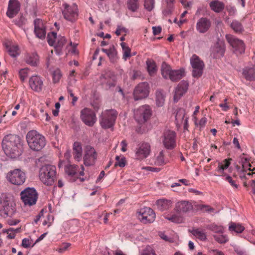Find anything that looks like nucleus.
<instances>
[{
	"label": "nucleus",
	"mask_w": 255,
	"mask_h": 255,
	"mask_svg": "<svg viewBox=\"0 0 255 255\" xmlns=\"http://www.w3.org/2000/svg\"><path fill=\"white\" fill-rule=\"evenodd\" d=\"M121 45L122 46L123 51V58L125 61H126L128 58H129L131 56L130 53L131 50L130 48L128 46H127L126 43L125 42H122L121 43Z\"/></svg>",
	"instance_id": "nucleus-42"
},
{
	"label": "nucleus",
	"mask_w": 255,
	"mask_h": 255,
	"mask_svg": "<svg viewBox=\"0 0 255 255\" xmlns=\"http://www.w3.org/2000/svg\"><path fill=\"white\" fill-rule=\"evenodd\" d=\"M206 228L216 233L223 234L224 232V228L222 226H219L214 223L208 225Z\"/></svg>",
	"instance_id": "nucleus-41"
},
{
	"label": "nucleus",
	"mask_w": 255,
	"mask_h": 255,
	"mask_svg": "<svg viewBox=\"0 0 255 255\" xmlns=\"http://www.w3.org/2000/svg\"><path fill=\"white\" fill-rule=\"evenodd\" d=\"M117 52L114 45H112L110 47V51L108 53V56L109 57L110 60L111 62L114 63L117 60Z\"/></svg>",
	"instance_id": "nucleus-44"
},
{
	"label": "nucleus",
	"mask_w": 255,
	"mask_h": 255,
	"mask_svg": "<svg viewBox=\"0 0 255 255\" xmlns=\"http://www.w3.org/2000/svg\"><path fill=\"white\" fill-rule=\"evenodd\" d=\"M31 241L27 238H24L22 240L21 246L22 247L27 249L30 247Z\"/></svg>",
	"instance_id": "nucleus-58"
},
{
	"label": "nucleus",
	"mask_w": 255,
	"mask_h": 255,
	"mask_svg": "<svg viewBox=\"0 0 255 255\" xmlns=\"http://www.w3.org/2000/svg\"><path fill=\"white\" fill-rule=\"evenodd\" d=\"M165 219H167L169 221H171L172 222L175 223H180L183 222V218L177 215H172L171 216H167L165 217Z\"/></svg>",
	"instance_id": "nucleus-46"
},
{
	"label": "nucleus",
	"mask_w": 255,
	"mask_h": 255,
	"mask_svg": "<svg viewBox=\"0 0 255 255\" xmlns=\"http://www.w3.org/2000/svg\"><path fill=\"white\" fill-rule=\"evenodd\" d=\"M213 237L220 244H225L229 241L228 237L225 235H215Z\"/></svg>",
	"instance_id": "nucleus-49"
},
{
	"label": "nucleus",
	"mask_w": 255,
	"mask_h": 255,
	"mask_svg": "<svg viewBox=\"0 0 255 255\" xmlns=\"http://www.w3.org/2000/svg\"><path fill=\"white\" fill-rule=\"evenodd\" d=\"M161 27L160 26H153V33L154 35L159 34L161 31Z\"/></svg>",
	"instance_id": "nucleus-64"
},
{
	"label": "nucleus",
	"mask_w": 255,
	"mask_h": 255,
	"mask_svg": "<svg viewBox=\"0 0 255 255\" xmlns=\"http://www.w3.org/2000/svg\"><path fill=\"white\" fill-rule=\"evenodd\" d=\"M232 160V158L225 159L223 161L224 164H223L222 162H219L220 170H222V176H226V174L224 172V170L227 169L229 167L231 164L230 161Z\"/></svg>",
	"instance_id": "nucleus-45"
},
{
	"label": "nucleus",
	"mask_w": 255,
	"mask_h": 255,
	"mask_svg": "<svg viewBox=\"0 0 255 255\" xmlns=\"http://www.w3.org/2000/svg\"><path fill=\"white\" fill-rule=\"evenodd\" d=\"M20 196L24 205L30 206L36 204L38 194L34 188L28 187L21 192Z\"/></svg>",
	"instance_id": "nucleus-7"
},
{
	"label": "nucleus",
	"mask_w": 255,
	"mask_h": 255,
	"mask_svg": "<svg viewBox=\"0 0 255 255\" xmlns=\"http://www.w3.org/2000/svg\"><path fill=\"white\" fill-rule=\"evenodd\" d=\"M57 34L55 32H51V33H48L47 35V42L50 46H54L56 40L57 39Z\"/></svg>",
	"instance_id": "nucleus-47"
},
{
	"label": "nucleus",
	"mask_w": 255,
	"mask_h": 255,
	"mask_svg": "<svg viewBox=\"0 0 255 255\" xmlns=\"http://www.w3.org/2000/svg\"><path fill=\"white\" fill-rule=\"evenodd\" d=\"M82 147L81 143L75 142L73 145V154L74 158L77 161H80L82 159Z\"/></svg>",
	"instance_id": "nucleus-26"
},
{
	"label": "nucleus",
	"mask_w": 255,
	"mask_h": 255,
	"mask_svg": "<svg viewBox=\"0 0 255 255\" xmlns=\"http://www.w3.org/2000/svg\"><path fill=\"white\" fill-rule=\"evenodd\" d=\"M116 85V83L114 81L109 80L106 83V88L107 89H110L112 87H115Z\"/></svg>",
	"instance_id": "nucleus-62"
},
{
	"label": "nucleus",
	"mask_w": 255,
	"mask_h": 255,
	"mask_svg": "<svg viewBox=\"0 0 255 255\" xmlns=\"http://www.w3.org/2000/svg\"><path fill=\"white\" fill-rule=\"evenodd\" d=\"M156 204L158 210L163 211L171 208L172 202L169 200L159 199L156 201Z\"/></svg>",
	"instance_id": "nucleus-27"
},
{
	"label": "nucleus",
	"mask_w": 255,
	"mask_h": 255,
	"mask_svg": "<svg viewBox=\"0 0 255 255\" xmlns=\"http://www.w3.org/2000/svg\"><path fill=\"white\" fill-rule=\"evenodd\" d=\"M184 73L185 71L183 69L172 70L168 78L173 82L177 81L184 76Z\"/></svg>",
	"instance_id": "nucleus-29"
},
{
	"label": "nucleus",
	"mask_w": 255,
	"mask_h": 255,
	"mask_svg": "<svg viewBox=\"0 0 255 255\" xmlns=\"http://www.w3.org/2000/svg\"><path fill=\"white\" fill-rule=\"evenodd\" d=\"M82 121L87 126L92 127L97 122L95 112L92 109L85 108L80 112Z\"/></svg>",
	"instance_id": "nucleus-11"
},
{
	"label": "nucleus",
	"mask_w": 255,
	"mask_h": 255,
	"mask_svg": "<svg viewBox=\"0 0 255 255\" xmlns=\"http://www.w3.org/2000/svg\"><path fill=\"white\" fill-rule=\"evenodd\" d=\"M141 255H156L153 250L150 247H147L143 251Z\"/></svg>",
	"instance_id": "nucleus-56"
},
{
	"label": "nucleus",
	"mask_w": 255,
	"mask_h": 255,
	"mask_svg": "<svg viewBox=\"0 0 255 255\" xmlns=\"http://www.w3.org/2000/svg\"><path fill=\"white\" fill-rule=\"evenodd\" d=\"M243 75L247 80H255V69L253 67H245L243 70Z\"/></svg>",
	"instance_id": "nucleus-28"
},
{
	"label": "nucleus",
	"mask_w": 255,
	"mask_h": 255,
	"mask_svg": "<svg viewBox=\"0 0 255 255\" xmlns=\"http://www.w3.org/2000/svg\"><path fill=\"white\" fill-rule=\"evenodd\" d=\"M78 166L76 165H68L65 167V171L69 177V180L72 182H75L76 179L79 178L77 172Z\"/></svg>",
	"instance_id": "nucleus-24"
},
{
	"label": "nucleus",
	"mask_w": 255,
	"mask_h": 255,
	"mask_svg": "<svg viewBox=\"0 0 255 255\" xmlns=\"http://www.w3.org/2000/svg\"><path fill=\"white\" fill-rule=\"evenodd\" d=\"M162 142L165 148L172 150L176 146V133L171 130H165L163 133Z\"/></svg>",
	"instance_id": "nucleus-12"
},
{
	"label": "nucleus",
	"mask_w": 255,
	"mask_h": 255,
	"mask_svg": "<svg viewBox=\"0 0 255 255\" xmlns=\"http://www.w3.org/2000/svg\"><path fill=\"white\" fill-rule=\"evenodd\" d=\"M164 151L161 150L160 151L159 155L156 157V159L155 161V164L158 166H161L165 164V162L164 161Z\"/></svg>",
	"instance_id": "nucleus-48"
},
{
	"label": "nucleus",
	"mask_w": 255,
	"mask_h": 255,
	"mask_svg": "<svg viewBox=\"0 0 255 255\" xmlns=\"http://www.w3.org/2000/svg\"><path fill=\"white\" fill-rule=\"evenodd\" d=\"M62 6V14L64 18L71 22L75 21L78 16L77 5L76 4L70 5L64 3Z\"/></svg>",
	"instance_id": "nucleus-10"
},
{
	"label": "nucleus",
	"mask_w": 255,
	"mask_h": 255,
	"mask_svg": "<svg viewBox=\"0 0 255 255\" xmlns=\"http://www.w3.org/2000/svg\"><path fill=\"white\" fill-rule=\"evenodd\" d=\"M201 209L204 211L209 212V213L212 212L214 211V208H212L211 207H210L209 205H201Z\"/></svg>",
	"instance_id": "nucleus-61"
},
{
	"label": "nucleus",
	"mask_w": 255,
	"mask_h": 255,
	"mask_svg": "<svg viewBox=\"0 0 255 255\" xmlns=\"http://www.w3.org/2000/svg\"><path fill=\"white\" fill-rule=\"evenodd\" d=\"M229 229L230 231H234L237 233H241L245 230V228L241 224L231 223L229 227Z\"/></svg>",
	"instance_id": "nucleus-43"
},
{
	"label": "nucleus",
	"mask_w": 255,
	"mask_h": 255,
	"mask_svg": "<svg viewBox=\"0 0 255 255\" xmlns=\"http://www.w3.org/2000/svg\"><path fill=\"white\" fill-rule=\"evenodd\" d=\"M128 29H126L124 27H122L121 26H118L117 28L115 31V33L117 36H119L121 34V32H124L127 33L128 32Z\"/></svg>",
	"instance_id": "nucleus-60"
},
{
	"label": "nucleus",
	"mask_w": 255,
	"mask_h": 255,
	"mask_svg": "<svg viewBox=\"0 0 255 255\" xmlns=\"http://www.w3.org/2000/svg\"><path fill=\"white\" fill-rule=\"evenodd\" d=\"M152 110L148 105H143L134 111V119L139 124H143L149 119Z\"/></svg>",
	"instance_id": "nucleus-6"
},
{
	"label": "nucleus",
	"mask_w": 255,
	"mask_h": 255,
	"mask_svg": "<svg viewBox=\"0 0 255 255\" xmlns=\"http://www.w3.org/2000/svg\"><path fill=\"white\" fill-rule=\"evenodd\" d=\"M189 84L186 81H181L175 90L174 96V102H177L180 98L187 92Z\"/></svg>",
	"instance_id": "nucleus-21"
},
{
	"label": "nucleus",
	"mask_w": 255,
	"mask_h": 255,
	"mask_svg": "<svg viewBox=\"0 0 255 255\" xmlns=\"http://www.w3.org/2000/svg\"><path fill=\"white\" fill-rule=\"evenodd\" d=\"M211 26V20L206 17H201L196 23V29L200 33H205Z\"/></svg>",
	"instance_id": "nucleus-22"
},
{
	"label": "nucleus",
	"mask_w": 255,
	"mask_h": 255,
	"mask_svg": "<svg viewBox=\"0 0 255 255\" xmlns=\"http://www.w3.org/2000/svg\"><path fill=\"white\" fill-rule=\"evenodd\" d=\"M20 4L17 0H9L6 15L11 18L14 17L20 10Z\"/></svg>",
	"instance_id": "nucleus-20"
},
{
	"label": "nucleus",
	"mask_w": 255,
	"mask_h": 255,
	"mask_svg": "<svg viewBox=\"0 0 255 255\" xmlns=\"http://www.w3.org/2000/svg\"><path fill=\"white\" fill-rule=\"evenodd\" d=\"M156 104L158 107H162L163 106L165 102V94L161 90H157L156 91Z\"/></svg>",
	"instance_id": "nucleus-34"
},
{
	"label": "nucleus",
	"mask_w": 255,
	"mask_h": 255,
	"mask_svg": "<svg viewBox=\"0 0 255 255\" xmlns=\"http://www.w3.org/2000/svg\"><path fill=\"white\" fill-rule=\"evenodd\" d=\"M228 41L230 45L238 51L240 54L243 53L245 50V45L244 42L234 37L228 38Z\"/></svg>",
	"instance_id": "nucleus-23"
},
{
	"label": "nucleus",
	"mask_w": 255,
	"mask_h": 255,
	"mask_svg": "<svg viewBox=\"0 0 255 255\" xmlns=\"http://www.w3.org/2000/svg\"><path fill=\"white\" fill-rule=\"evenodd\" d=\"M150 152V145L147 142H143L139 144L135 151V158L142 160L146 158Z\"/></svg>",
	"instance_id": "nucleus-17"
},
{
	"label": "nucleus",
	"mask_w": 255,
	"mask_h": 255,
	"mask_svg": "<svg viewBox=\"0 0 255 255\" xmlns=\"http://www.w3.org/2000/svg\"><path fill=\"white\" fill-rule=\"evenodd\" d=\"M2 147L5 154L11 158L19 157L22 152V144L20 137L9 134L5 136L2 141Z\"/></svg>",
	"instance_id": "nucleus-1"
},
{
	"label": "nucleus",
	"mask_w": 255,
	"mask_h": 255,
	"mask_svg": "<svg viewBox=\"0 0 255 255\" xmlns=\"http://www.w3.org/2000/svg\"><path fill=\"white\" fill-rule=\"evenodd\" d=\"M138 218L144 224L151 223L155 219V214L151 208L144 207L138 212Z\"/></svg>",
	"instance_id": "nucleus-14"
},
{
	"label": "nucleus",
	"mask_w": 255,
	"mask_h": 255,
	"mask_svg": "<svg viewBox=\"0 0 255 255\" xmlns=\"http://www.w3.org/2000/svg\"><path fill=\"white\" fill-rule=\"evenodd\" d=\"M116 162L115 163V167L120 166L124 167L126 165V158L124 156L120 158L119 156L116 157Z\"/></svg>",
	"instance_id": "nucleus-51"
},
{
	"label": "nucleus",
	"mask_w": 255,
	"mask_h": 255,
	"mask_svg": "<svg viewBox=\"0 0 255 255\" xmlns=\"http://www.w3.org/2000/svg\"><path fill=\"white\" fill-rule=\"evenodd\" d=\"M185 110L183 108L177 110L175 115V121L177 126H180L185 119Z\"/></svg>",
	"instance_id": "nucleus-31"
},
{
	"label": "nucleus",
	"mask_w": 255,
	"mask_h": 255,
	"mask_svg": "<svg viewBox=\"0 0 255 255\" xmlns=\"http://www.w3.org/2000/svg\"><path fill=\"white\" fill-rule=\"evenodd\" d=\"M26 21V19L23 15H20V16L14 20V22L18 26L22 27L25 24Z\"/></svg>",
	"instance_id": "nucleus-52"
},
{
	"label": "nucleus",
	"mask_w": 255,
	"mask_h": 255,
	"mask_svg": "<svg viewBox=\"0 0 255 255\" xmlns=\"http://www.w3.org/2000/svg\"><path fill=\"white\" fill-rule=\"evenodd\" d=\"M98 154L95 148L87 145L84 149L83 162L86 166H93L95 164Z\"/></svg>",
	"instance_id": "nucleus-9"
},
{
	"label": "nucleus",
	"mask_w": 255,
	"mask_h": 255,
	"mask_svg": "<svg viewBox=\"0 0 255 255\" xmlns=\"http://www.w3.org/2000/svg\"><path fill=\"white\" fill-rule=\"evenodd\" d=\"M16 211L14 198L9 193H2L0 197V214L6 218L12 216Z\"/></svg>",
	"instance_id": "nucleus-2"
},
{
	"label": "nucleus",
	"mask_w": 255,
	"mask_h": 255,
	"mask_svg": "<svg viewBox=\"0 0 255 255\" xmlns=\"http://www.w3.org/2000/svg\"><path fill=\"white\" fill-rule=\"evenodd\" d=\"M6 178L11 184L20 185L25 181L26 175L20 169H14L7 173Z\"/></svg>",
	"instance_id": "nucleus-8"
},
{
	"label": "nucleus",
	"mask_w": 255,
	"mask_h": 255,
	"mask_svg": "<svg viewBox=\"0 0 255 255\" xmlns=\"http://www.w3.org/2000/svg\"><path fill=\"white\" fill-rule=\"evenodd\" d=\"M25 61L28 64L31 66H37L38 63V56L35 53L28 54L26 56Z\"/></svg>",
	"instance_id": "nucleus-33"
},
{
	"label": "nucleus",
	"mask_w": 255,
	"mask_h": 255,
	"mask_svg": "<svg viewBox=\"0 0 255 255\" xmlns=\"http://www.w3.org/2000/svg\"><path fill=\"white\" fill-rule=\"evenodd\" d=\"M30 88L35 92H39L42 90L43 82L42 78L38 75L32 76L29 80Z\"/></svg>",
	"instance_id": "nucleus-19"
},
{
	"label": "nucleus",
	"mask_w": 255,
	"mask_h": 255,
	"mask_svg": "<svg viewBox=\"0 0 255 255\" xmlns=\"http://www.w3.org/2000/svg\"><path fill=\"white\" fill-rule=\"evenodd\" d=\"M147 71L150 76H153L157 72L156 63L152 59H148L146 61Z\"/></svg>",
	"instance_id": "nucleus-32"
},
{
	"label": "nucleus",
	"mask_w": 255,
	"mask_h": 255,
	"mask_svg": "<svg viewBox=\"0 0 255 255\" xmlns=\"http://www.w3.org/2000/svg\"><path fill=\"white\" fill-rule=\"evenodd\" d=\"M70 246V244L69 243H64L62 246L60 247L58 251L59 253H62L66 251Z\"/></svg>",
	"instance_id": "nucleus-63"
},
{
	"label": "nucleus",
	"mask_w": 255,
	"mask_h": 255,
	"mask_svg": "<svg viewBox=\"0 0 255 255\" xmlns=\"http://www.w3.org/2000/svg\"><path fill=\"white\" fill-rule=\"evenodd\" d=\"M29 69L27 68L22 69L19 71V76L21 81L23 82L28 75Z\"/></svg>",
	"instance_id": "nucleus-54"
},
{
	"label": "nucleus",
	"mask_w": 255,
	"mask_h": 255,
	"mask_svg": "<svg viewBox=\"0 0 255 255\" xmlns=\"http://www.w3.org/2000/svg\"><path fill=\"white\" fill-rule=\"evenodd\" d=\"M172 70L169 65L167 64L165 62H162L161 67V71L163 78L165 79H168Z\"/></svg>",
	"instance_id": "nucleus-35"
},
{
	"label": "nucleus",
	"mask_w": 255,
	"mask_h": 255,
	"mask_svg": "<svg viewBox=\"0 0 255 255\" xmlns=\"http://www.w3.org/2000/svg\"><path fill=\"white\" fill-rule=\"evenodd\" d=\"M65 43V39L64 37H61L60 40H58L57 43H55V45L54 44V47L55 48H61L62 47Z\"/></svg>",
	"instance_id": "nucleus-59"
},
{
	"label": "nucleus",
	"mask_w": 255,
	"mask_h": 255,
	"mask_svg": "<svg viewBox=\"0 0 255 255\" xmlns=\"http://www.w3.org/2000/svg\"><path fill=\"white\" fill-rule=\"evenodd\" d=\"M61 75L59 70L54 71L52 73L53 81L54 83H57L59 81Z\"/></svg>",
	"instance_id": "nucleus-55"
},
{
	"label": "nucleus",
	"mask_w": 255,
	"mask_h": 255,
	"mask_svg": "<svg viewBox=\"0 0 255 255\" xmlns=\"http://www.w3.org/2000/svg\"><path fill=\"white\" fill-rule=\"evenodd\" d=\"M176 209L178 212L186 213L192 210L193 206L189 201H182L176 204Z\"/></svg>",
	"instance_id": "nucleus-25"
},
{
	"label": "nucleus",
	"mask_w": 255,
	"mask_h": 255,
	"mask_svg": "<svg viewBox=\"0 0 255 255\" xmlns=\"http://www.w3.org/2000/svg\"><path fill=\"white\" fill-rule=\"evenodd\" d=\"M26 140L28 146L34 151H39L46 144L45 138L36 130H30L26 134Z\"/></svg>",
	"instance_id": "nucleus-3"
},
{
	"label": "nucleus",
	"mask_w": 255,
	"mask_h": 255,
	"mask_svg": "<svg viewBox=\"0 0 255 255\" xmlns=\"http://www.w3.org/2000/svg\"><path fill=\"white\" fill-rule=\"evenodd\" d=\"M174 8V5L166 4V7L162 11V13L164 16H169L172 14Z\"/></svg>",
	"instance_id": "nucleus-53"
},
{
	"label": "nucleus",
	"mask_w": 255,
	"mask_h": 255,
	"mask_svg": "<svg viewBox=\"0 0 255 255\" xmlns=\"http://www.w3.org/2000/svg\"><path fill=\"white\" fill-rule=\"evenodd\" d=\"M155 0H144V7L148 11H151L154 7Z\"/></svg>",
	"instance_id": "nucleus-50"
},
{
	"label": "nucleus",
	"mask_w": 255,
	"mask_h": 255,
	"mask_svg": "<svg viewBox=\"0 0 255 255\" xmlns=\"http://www.w3.org/2000/svg\"><path fill=\"white\" fill-rule=\"evenodd\" d=\"M118 112L114 109L107 110L103 112L100 117V125L104 129L112 128L117 118Z\"/></svg>",
	"instance_id": "nucleus-5"
},
{
	"label": "nucleus",
	"mask_w": 255,
	"mask_h": 255,
	"mask_svg": "<svg viewBox=\"0 0 255 255\" xmlns=\"http://www.w3.org/2000/svg\"><path fill=\"white\" fill-rule=\"evenodd\" d=\"M226 50L225 44L223 41L218 40L211 48L210 56L213 58H221L224 55Z\"/></svg>",
	"instance_id": "nucleus-16"
},
{
	"label": "nucleus",
	"mask_w": 255,
	"mask_h": 255,
	"mask_svg": "<svg viewBox=\"0 0 255 255\" xmlns=\"http://www.w3.org/2000/svg\"><path fill=\"white\" fill-rule=\"evenodd\" d=\"M34 32L37 37L43 39L45 38L46 31V26L43 21L39 18H36L34 21Z\"/></svg>",
	"instance_id": "nucleus-18"
},
{
	"label": "nucleus",
	"mask_w": 255,
	"mask_h": 255,
	"mask_svg": "<svg viewBox=\"0 0 255 255\" xmlns=\"http://www.w3.org/2000/svg\"><path fill=\"white\" fill-rule=\"evenodd\" d=\"M149 94V86L147 82L139 83L134 89L133 97L135 101L146 98Z\"/></svg>",
	"instance_id": "nucleus-15"
},
{
	"label": "nucleus",
	"mask_w": 255,
	"mask_h": 255,
	"mask_svg": "<svg viewBox=\"0 0 255 255\" xmlns=\"http://www.w3.org/2000/svg\"><path fill=\"white\" fill-rule=\"evenodd\" d=\"M234 31L238 33H241L244 31V27L242 23L237 20H234L230 25Z\"/></svg>",
	"instance_id": "nucleus-40"
},
{
	"label": "nucleus",
	"mask_w": 255,
	"mask_h": 255,
	"mask_svg": "<svg viewBox=\"0 0 255 255\" xmlns=\"http://www.w3.org/2000/svg\"><path fill=\"white\" fill-rule=\"evenodd\" d=\"M6 48L10 56L14 58L19 55L18 46L17 45H6Z\"/></svg>",
	"instance_id": "nucleus-39"
},
{
	"label": "nucleus",
	"mask_w": 255,
	"mask_h": 255,
	"mask_svg": "<svg viewBox=\"0 0 255 255\" xmlns=\"http://www.w3.org/2000/svg\"><path fill=\"white\" fill-rule=\"evenodd\" d=\"M127 5L129 10L135 12L139 8V0H127Z\"/></svg>",
	"instance_id": "nucleus-38"
},
{
	"label": "nucleus",
	"mask_w": 255,
	"mask_h": 255,
	"mask_svg": "<svg viewBox=\"0 0 255 255\" xmlns=\"http://www.w3.org/2000/svg\"><path fill=\"white\" fill-rule=\"evenodd\" d=\"M191 233L201 241H204L207 239L206 233L200 229H193L191 231Z\"/></svg>",
	"instance_id": "nucleus-37"
},
{
	"label": "nucleus",
	"mask_w": 255,
	"mask_h": 255,
	"mask_svg": "<svg viewBox=\"0 0 255 255\" xmlns=\"http://www.w3.org/2000/svg\"><path fill=\"white\" fill-rule=\"evenodd\" d=\"M240 162L242 165V171L243 173L246 172L247 170L253 171L255 169V168L253 169L251 168L252 165L250 163V159L248 158L241 156Z\"/></svg>",
	"instance_id": "nucleus-36"
},
{
	"label": "nucleus",
	"mask_w": 255,
	"mask_h": 255,
	"mask_svg": "<svg viewBox=\"0 0 255 255\" xmlns=\"http://www.w3.org/2000/svg\"><path fill=\"white\" fill-rule=\"evenodd\" d=\"M190 63L193 68L192 76L194 78L200 77L203 72L204 63L196 54H194L190 58Z\"/></svg>",
	"instance_id": "nucleus-13"
},
{
	"label": "nucleus",
	"mask_w": 255,
	"mask_h": 255,
	"mask_svg": "<svg viewBox=\"0 0 255 255\" xmlns=\"http://www.w3.org/2000/svg\"><path fill=\"white\" fill-rule=\"evenodd\" d=\"M39 176L45 185H52L56 177V167L49 164L42 166L39 170Z\"/></svg>",
	"instance_id": "nucleus-4"
},
{
	"label": "nucleus",
	"mask_w": 255,
	"mask_h": 255,
	"mask_svg": "<svg viewBox=\"0 0 255 255\" xmlns=\"http://www.w3.org/2000/svg\"><path fill=\"white\" fill-rule=\"evenodd\" d=\"M226 180L230 183L231 185L235 188H238V185L236 183L235 181L233 180L230 175H227L225 178Z\"/></svg>",
	"instance_id": "nucleus-57"
},
{
	"label": "nucleus",
	"mask_w": 255,
	"mask_h": 255,
	"mask_svg": "<svg viewBox=\"0 0 255 255\" xmlns=\"http://www.w3.org/2000/svg\"><path fill=\"white\" fill-rule=\"evenodd\" d=\"M209 5L212 10L218 13L221 12L225 7L224 3L218 0L212 1Z\"/></svg>",
	"instance_id": "nucleus-30"
}]
</instances>
